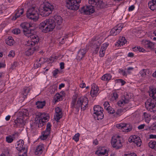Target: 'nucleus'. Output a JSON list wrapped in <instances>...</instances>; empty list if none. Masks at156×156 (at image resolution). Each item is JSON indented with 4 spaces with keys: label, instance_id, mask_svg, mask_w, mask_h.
Listing matches in <instances>:
<instances>
[{
    "label": "nucleus",
    "instance_id": "f257e3e1",
    "mask_svg": "<svg viewBox=\"0 0 156 156\" xmlns=\"http://www.w3.org/2000/svg\"><path fill=\"white\" fill-rule=\"evenodd\" d=\"M54 8V6L50 3L44 5L41 11L36 7H32L27 11V16L29 19L36 21L39 18V11H40V14L42 16H46L52 13Z\"/></svg>",
    "mask_w": 156,
    "mask_h": 156
},
{
    "label": "nucleus",
    "instance_id": "f03ea898",
    "mask_svg": "<svg viewBox=\"0 0 156 156\" xmlns=\"http://www.w3.org/2000/svg\"><path fill=\"white\" fill-rule=\"evenodd\" d=\"M20 26L23 30L24 35L27 37H30L31 39V45H34L39 42V37L36 34V31L35 29L32 28V24L29 23L23 22L20 24Z\"/></svg>",
    "mask_w": 156,
    "mask_h": 156
},
{
    "label": "nucleus",
    "instance_id": "7ed1b4c3",
    "mask_svg": "<svg viewBox=\"0 0 156 156\" xmlns=\"http://www.w3.org/2000/svg\"><path fill=\"white\" fill-rule=\"evenodd\" d=\"M88 103V100L86 97H81L77 100V98L74 96L73 97L71 107L73 110L74 108L76 109V112H77L80 107L82 110H84L87 107Z\"/></svg>",
    "mask_w": 156,
    "mask_h": 156
},
{
    "label": "nucleus",
    "instance_id": "20e7f679",
    "mask_svg": "<svg viewBox=\"0 0 156 156\" xmlns=\"http://www.w3.org/2000/svg\"><path fill=\"white\" fill-rule=\"evenodd\" d=\"M150 96L152 98H150L148 99L145 103L146 107L148 105L150 108H153L155 107L156 101V89L153 88L151 89L149 93Z\"/></svg>",
    "mask_w": 156,
    "mask_h": 156
},
{
    "label": "nucleus",
    "instance_id": "39448f33",
    "mask_svg": "<svg viewBox=\"0 0 156 156\" xmlns=\"http://www.w3.org/2000/svg\"><path fill=\"white\" fill-rule=\"evenodd\" d=\"M81 0H67L66 6L67 8L73 10H76L79 9V3Z\"/></svg>",
    "mask_w": 156,
    "mask_h": 156
},
{
    "label": "nucleus",
    "instance_id": "423d86ee",
    "mask_svg": "<svg viewBox=\"0 0 156 156\" xmlns=\"http://www.w3.org/2000/svg\"><path fill=\"white\" fill-rule=\"evenodd\" d=\"M94 6L92 5L83 6L80 10V12L86 15H90L94 12Z\"/></svg>",
    "mask_w": 156,
    "mask_h": 156
},
{
    "label": "nucleus",
    "instance_id": "0eeeda50",
    "mask_svg": "<svg viewBox=\"0 0 156 156\" xmlns=\"http://www.w3.org/2000/svg\"><path fill=\"white\" fill-rule=\"evenodd\" d=\"M89 3L96 6L97 9H102L104 6L102 0H89Z\"/></svg>",
    "mask_w": 156,
    "mask_h": 156
},
{
    "label": "nucleus",
    "instance_id": "6e6552de",
    "mask_svg": "<svg viewBox=\"0 0 156 156\" xmlns=\"http://www.w3.org/2000/svg\"><path fill=\"white\" fill-rule=\"evenodd\" d=\"M111 143L113 147L115 148L116 149H119L122 146L121 139L117 140L112 138Z\"/></svg>",
    "mask_w": 156,
    "mask_h": 156
},
{
    "label": "nucleus",
    "instance_id": "1a4fd4ad",
    "mask_svg": "<svg viewBox=\"0 0 156 156\" xmlns=\"http://www.w3.org/2000/svg\"><path fill=\"white\" fill-rule=\"evenodd\" d=\"M39 28L44 33L51 31V28L44 22H41L39 26Z\"/></svg>",
    "mask_w": 156,
    "mask_h": 156
},
{
    "label": "nucleus",
    "instance_id": "9d476101",
    "mask_svg": "<svg viewBox=\"0 0 156 156\" xmlns=\"http://www.w3.org/2000/svg\"><path fill=\"white\" fill-rule=\"evenodd\" d=\"M44 22L51 28V30H53L56 26L54 20L52 19H47Z\"/></svg>",
    "mask_w": 156,
    "mask_h": 156
},
{
    "label": "nucleus",
    "instance_id": "9b49d317",
    "mask_svg": "<svg viewBox=\"0 0 156 156\" xmlns=\"http://www.w3.org/2000/svg\"><path fill=\"white\" fill-rule=\"evenodd\" d=\"M87 52L86 49L85 48L81 49L78 51L77 58L78 59H81L85 55Z\"/></svg>",
    "mask_w": 156,
    "mask_h": 156
},
{
    "label": "nucleus",
    "instance_id": "f8f14e48",
    "mask_svg": "<svg viewBox=\"0 0 156 156\" xmlns=\"http://www.w3.org/2000/svg\"><path fill=\"white\" fill-rule=\"evenodd\" d=\"M143 43L146 47L151 49H154L155 48V44L149 41H143Z\"/></svg>",
    "mask_w": 156,
    "mask_h": 156
},
{
    "label": "nucleus",
    "instance_id": "ddd939ff",
    "mask_svg": "<svg viewBox=\"0 0 156 156\" xmlns=\"http://www.w3.org/2000/svg\"><path fill=\"white\" fill-rule=\"evenodd\" d=\"M24 142L23 140H20L17 142V145L16 148L19 151H23L24 149H26L25 147H23Z\"/></svg>",
    "mask_w": 156,
    "mask_h": 156
},
{
    "label": "nucleus",
    "instance_id": "4468645a",
    "mask_svg": "<svg viewBox=\"0 0 156 156\" xmlns=\"http://www.w3.org/2000/svg\"><path fill=\"white\" fill-rule=\"evenodd\" d=\"M54 21L55 22L56 26V25H60L62 21V17L59 16H55L54 17Z\"/></svg>",
    "mask_w": 156,
    "mask_h": 156
},
{
    "label": "nucleus",
    "instance_id": "2eb2a0df",
    "mask_svg": "<svg viewBox=\"0 0 156 156\" xmlns=\"http://www.w3.org/2000/svg\"><path fill=\"white\" fill-rule=\"evenodd\" d=\"M38 47H35L28 49L25 52V54L27 56H29L33 54L35 51L38 50Z\"/></svg>",
    "mask_w": 156,
    "mask_h": 156
},
{
    "label": "nucleus",
    "instance_id": "dca6fc26",
    "mask_svg": "<svg viewBox=\"0 0 156 156\" xmlns=\"http://www.w3.org/2000/svg\"><path fill=\"white\" fill-rule=\"evenodd\" d=\"M122 129H124L123 130V131L128 132L131 130L132 127L129 124L124 123V127Z\"/></svg>",
    "mask_w": 156,
    "mask_h": 156
},
{
    "label": "nucleus",
    "instance_id": "f3484780",
    "mask_svg": "<svg viewBox=\"0 0 156 156\" xmlns=\"http://www.w3.org/2000/svg\"><path fill=\"white\" fill-rule=\"evenodd\" d=\"M46 104L45 101H38L36 103L37 107L38 108H42Z\"/></svg>",
    "mask_w": 156,
    "mask_h": 156
},
{
    "label": "nucleus",
    "instance_id": "a211bd4d",
    "mask_svg": "<svg viewBox=\"0 0 156 156\" xmlns=\"http://www.w3.org/2000/svg\"><path fill=\"white\" fill-rule=\"evenodd\" d=\"M5 43L9 46L12 45L14 43V41L12 39V37H9L8 38L5 40Z\"/></svg>",
    "mask_w": 156,
    "mask_h": 156
},
{
    "label": "nucleus",
    "instance_id": "6ab92c4d",
    "mask_svg": "<svg viewBox=\"0 0 156 156\" xmlns=\"http://www.w3.org/2000/svg\"><path fill=\"white\" fill-rule=\"evenodd\" d=\"M103 108L99 105H96L94 106V114H96L97 113H100V112H102Z\"/></svg>",
    "mask_w": 156,
    "mask_h": 156
},
{
    "label": "nucleus",
    "instance_id": "aec40b11",
    "mask_svg": "<svg viewBox=\"0 0 156 156\" xmlns=\"http://www.w3.org/2000/svg\"><path fill=\"white\" fill-rule=\"evenodd\" d=\"M42 135L41 136V140H45L46 139L48 136L50 135V133L44 131L42 132Z\"/></svg>",
    "mask_w": 156,
    "mask_h": 156
},
{
    "label": "nucleus",
    "instance_id": "412c9836",
    "mask_svg": "<svg viewBox=\"0 0 156 156\" xmlns=\"http://www.w3.org/2000/svg\"><path fill=\"white\" fill-rule=\"evenodd\" d=\"M42 153V147L41 146H38L36 149L35 154L36 155H40Z\"/></svg>",
    "mask_w": 156,
    "mask_h": 156
},
{
    "label": "nucleus",
    "instance_id": "4be33fe9",
    "mask_svg": "<svg viewBox=\"0 0 156 156\" xmlns=\"http://www.w3.org/2000/svg\"><path fill=\"white\" fill-rule=\"evenodd\" d=\"M122 98L124 100V104H127L128 103L131 99V97L128 94H126L122 97Z\"/></svg>",
    "mask_w": 156,
    "mask_h": 156
},
{
    "label": "nucleus",
    "instance_id": "5701e85b",
    "mask_svg": "<svg viewBox=\"0 0 156 156\" xmlns=\"http://www.w3.org/2000/svg\"><path fill=\"white\" fill-rule=\"evenodd\" d=\"M156 4V3L153 2H149L148 4V7L151 10L153 11L155 10Z\"/></svg>",
    "mask_w": 156,
    "mask_h": 156
},
{
    "label": "nucleus",
    "instance_id": "b1692460",
    "mask_svg": "<svg viewBox=\"0 0 156 156\" xmlns=\"http://www.w3.org/2000/svg\"><path fill=\"white\" fill-rule=\"evenodd\" d=\"M135 144L138 147H140L141 145L142 141L139 137L138 136L135 140L133 141Z\"/></svg>",
    "mask_w": 156,
    "mask_h": 156
},
{
    "label": "nucleus",
    "instance_id": "393cba45",
    "mask_svg": "<svg viewBox=\"0 0 156 156\" xmlns=\"http://www.w3.org/2000/svg\"><path fill=\"white\" fill-rule=\"evenodd\" d=\"M127 42V41L125 37H122L119 40L118 44L120 45H123Z\"/></svg>",
    "mask_w": 156,
    "mask_h": 156
},
{
    "label": "nucleus",
    "instance_id": "a878e982",
    "mask_svg": "<svg viewBox=\"0 0 156 156\" xmlns=\"http://www.w3.org/2000/svg\"><path fill=\"white\" fill-rule=\"evenodd\" d=\"M148 145L150 147L156 150V142L155 141H150L148 143Z\"/></svg>",
    "mask_w": 156,
    "mask_h": 156
},
{
    "label": "nucleus",
    "instance_id": "bb28decb",
    "mask_svg": "<svg viewBox=\"0 0 156 156\" xmlns=\"http://www.w3.org/2000/svg\"><path fill=\"white\" fill-rule=\"evenodd\" d=\"M93 88L92 87V89L90 92V94L92 97L95 96L98 93L99 89L97 87H95V90H93Z\"/></svg>",
    "mask_w": 156,
    "mask_h": 156
},
{
    "label": "nucleus",
    "instance_id": "cd10ccee",
    "mask_svg": "<svg viewBox=\"0 0 156 156\" xmlns=\"http://www.w3.org/2000/svg\"><path fill=\"white\" fill-rule=\"evenodd\" d=\"M100 113H97L95 114L96 117L95 118L97 117V119L99 120V119H102L104 117V115L102 112H100Z\"/></svg>",
    "mask_w": 156,
    "mask_h": 156
},
{
    "label": "nucleus",
    "instance_id": "c85d7f7f",
    "mask_svg": "<svg viewBox=\"0 0 156 156\" xmlns=\"http://www.w3.org/2000/svg\"><path fill=\"white\" fill-rule=\"evenodd\" d=\"M23 151H19L18 153L19 156H27V149H24Z\"/></svg>",
    "mask_w": 156,
    "mask_h": 156
},
{
    "label": "nucleus",
    "instance_id": "c756f323",
    "mask_svg": "<svg viewBox=\"0 0 156 156\" xmlns=\"http://www.w3.org/2000/svg\"><path fill=\"white\" fill-rule=\"evenodd\" d=\"M123 27V24L122 23H120L117 25L115 27V28L116 29V30H118L117 32L118 33H120Z\"/></svg>",
    "mask_w": 156,
    "mask_h": 156
},
{
    "label": "nucleus",
    "instance_id": "7c9ffc66",
    "mask_svg": "<svg viewBox=\"0 0 156 156\" xmlns=\"http://www.w3.org/2000/svg\"><path fill=\"white\" fill-rule=\"evenodd\" d=\"M20 10L18 9L16 11L15 15L12 18V20H15L17 18L19 17L20 16Z\"/></svg>",
    "mask_w": 156,
    "mask_h": 156
},
{
    "label": "nucleus",
    "instance_id": "2f4dec72",
    "mask_svg": "<svg viewBox=\"0 0 156 156\" xmlns=\"http://www.w3.org/2000/svg\"><path fill=\"white\" fill-rule=\"evenodd\" d=\"M116 29L114 27L112 28L110 31V34L112 36H115L117 34H119V33L117 32L118 30H116Z\"/></svg>",
    "mask_w": 156,
    "mask_h": 156
},
{
    "label": "nucleus",
    "instance_id": "473e14b6",
    "mask_svg": "<svg viewBox=\"0 0 156 156\" xmlns=\"http://www.w3.org/2000/svg\"><path fill=\"white\" fill-rule=\"evenodd\" d=\"M62 96L60 95V94H56L55 95V96L54 101L55 103H56V102H58V100L59 101L60 100V98H61Z\"/></svg>",
    "mask_w": 156,
    "mask_h": 156
},
{
    "label": "nucleus",
    "instance_id": "72a5a7b5",
    "mask_svg": "<svg viewBox=\"0 0 156 156\" xmlns=\"http://www.w3.org/2000/svg\"><path fill=\"white\" fill-rule=\"evenodd\" d=\"M106 110L108 111V112L110 114H113L115 112V111L114 109L110 106H108L106 108Z\"/></svg>",
    "mask_w": 156,
    "mask_h": 156
},
{
    "label": "nucleus",
    "instance_id": "f704fd0d",
    "mask_svg": "<svg viewBox=\"0 0 156 156\" xmlns=\"http://www.w3.org/2000/svg\"><path fill=\"white\" fill-rule=\"evenodd\" d=\"M51 127V124L49 122H48L47 124L46 129L45 130V131L50 133Z\"/></svg>",
    "mask_w": 156,
    "mask_h": 156
},
{
    "label": "nucleus",
    "instance_id": "c9c22d12",
    "mask_svg": "<svg viewBox=\"0 0 156 156\" xmlns=\"http://www.w3.org/2000/svg\"><path fill=\"white\" fill-rule=\"evenodd\" d=\"M6 141L8 143H11L13 140V137L11 136H7L6 138Z\"/></svg>",
    "mask_w": 156,
    "mask_h": 156
},
{
    "label": "nucleus",
    "instance_id": "e433bc0d",
    "mask_svg": "<svg viewBox=\"0 0 156 156\" xmlns=\"http://www.w3.org/2000/svg\"><path fill=\"white\" fill-rule=\"evenodd\" d=\"M45 117H44L42 118V119H39V122H46V120H48L49 119V116L48 115L45 116Z\"/></svg>",
    "mask_w": 156,
    "mask_h": 156
},
{
    "label": "nucleus",
    "instance_id": "4c0bfd02",
    "mask_svg": "<svg viewBox=\"0 0 156 156\" xmlns=\"http://www.w3.org/2000/svg\"><path fill=\"white\" fill-rule=\"evenodd\" d=\"M108 45V44H107V43L103 44L101 46L100 50L105 51Z\"/></svg>",
    "mask_w": 156,
    "mask_h": 156
},
{
    "label": "nucleus",
    "instance_id": "58836bf2",
    "mask_svg": "<svg viewBox=\"0 0 156 156\" xmlns=\"http://www.w3.org/2000/svg\"><path fill=\"white\" fill-rule=\"evenodd\" d=\"M80 136V134L79 133H78L75 134L74 136L73 137V139L75 141L77 142L79 140V137Z\"/></svg>",
    "mask_w": 156,
    "mask_h": 156
},
{
    "label": "nucleus",
    "instance_id": "ea45409f",
    "mask_svg": "<svg viewBox=\"0 0 156 156\" xmlns=\"http://www.w3.org/2000/svg\"><path fill=\"white\" fill-rule=\"evenodd\" d=\"M39 119H42V118H44V117H45V116H47L48 115V114H47L46 113H40L39 114Z\"/></svg>",
    "mask_w": 156,
    "mask_h": 156
},
{
    "label": "nucleus",
    "instance_id": "a19ab883",
    "mask_svg": "<svg viewBox=\"0 0 156 156\" xmlns=\"http://www.w3.org/2000/svg\"><path fill=\"white\" fill-rule=\"evenodd\" d=\"M147 71H148L145 69H143L140 71V73L141 76L144 77L147 74L146 73Z\"/></svg>",
    "mask_w": 156,
    "mask_h": 156
},
{
    "label": "nucleus",
    "instance_id": "79ce46f5",
    "mask_svg": "<svg viewBox=\"0 0 156 156\" xmlns=\"http://www.w3.org/2000/svg\"><path fill=\"white\" fill-rule=\"evenodd\" d=\"M62 113H56V117L55 118V120L57 122H58V120L62 118Z\"/></svg>",
    "mask_w": 156,
    "mask_h": 156
},
{
    "label": "nucleus",
    "instance_id": "37998d69",
    "mask_svg": "<svg viewBox=\"0 0 156 156\" xmlns=\"http://www.w3.org/2000/svg\"><path fill=\"white\" fill-rule=\"evenodd\" d=\"M123 112V110L122 109H118L115 113V114L114 115L115 116H119L121 113Z\"/></svg>",
    "mask_w": 156,
    "mask_h": 156
},
{
    "label": "nucleus",
    "instance_id": "c03bdc74",
    "mask_svg": "<svg viewBox=\"0 0 156 156\" xmlns=\"http://www.w3.org/2000/svg\"><path fill=\"white\" fill-rule=\"evenodd\" d=\"M95 154H97L98 155H104L105 154V151H100L99 150H97L96 151Z\"/></svg>",
    "mask_w": 156,
    "mask_h": 156
},
{
    "label": "nucleus",
    "instance_id": "a18cd8bd",
    "mask_svg": "<svg viewBox=\"0 0 156 156\" xmlns=\"http://www.w3.org/2000/svg\"><path fill=\"white\" fill-rule=\"evenodd\" d=\"M124 104V101L122 98L121 100L117 102L118 105L120 107L123 106Z\"/></svg>",
    "mask_w": 156,
    "mask_h": 156
},
{
    "label": "nucleus",
    "instance_id": "49530a36",
    "mask_svg": "<svg viewBox=\"0 0 156 156\" xmlns=\"http://www.w3.org/2000/svg\"><path fill=\"white\" fill-rule=\"evenodd\" d=\"M21 30L19 29L18 28L12 30V32L13 33H14V34H20L21 32Z\"/></svg>",
    "mask_w": 156,
    "mask_h": 156
},
{
    "label": "nucleus",
    "instance_id": "de8ad7c7",
    "mask_svg": "<svg viewBox=\"0 0 156 156\" xmlns=\"http://www.w3.org/2000/svg\"><path fill=\"white\" fill-rule=\"evenodd\" d=\"M124 127V123H122L116 125V127L119 129H122Z\"/></svg>",
    "mask_w": 156,
    "mask_h": 156
},
{
    "label": "nucleus",
    "instance_id": "09e8293b",
    "mask_svg": "<svg viewBox=\"0 0 156 156\" xmlns=\"http://www.w3.org/2000/svg\"><path fill=\"white\" fill-rule=\"evenodd\" d=\"M58 57L55 56H51L50 57L48 58L49 60L53 62L55 61V60L57 59Z\"/></svg>",
    "mask_w": 156,
    "mask_h": 156
},
{
    "label": "nucleus",
    "instance_id": "8fccbe9b",
    "mask_svg": "<svg viewBox=\"0 0 156 156\" xmlns=\"http://www.w3.org/2000/svg\"><path fill=\"white\" fill-rule=\"evenodd\" d=\"M104 75L106 77V81H109L111 79L112 76L111 75L106 74Z\"/></svg>",
    "mask_w": 156,
    "mask_h": 156
},
{
    "label": "nucleus",
    "instance_id": "3c124183",
    "mask_svg": "<svg viewBox=\"0 0 156 156\" xmlns=\"http://www.w3.org/2000/svg\"><path fill=\"white\" fill-rule=\"evenodd\" d=\"M9 151L8 149L5 150L4 152L2 154H4L5 156H9Z\"/></svg>",
    "mask_w": 156,
    "mask_h": 156
},
{
    "label": "nucleus",
    "instance_id": "603ef678",
    "mask_svg": "<svg viewBox=\"0 0 156 156\" xmlns=\"http://www.w3.org/2000/svg\"><path fill=\"white\" fill-rule=\"evenodd\" d=\"M56 113H62V109L59 107H57L55 109Z\"/></svg>",
    "mask_w": 156,
    "mask_h": 156
},
{
    "label": "nucleus",
    "instance_id": "864d4df0",
    "mask_svg": "<svg viewBox=\"0 0 156 156\" xmlns=\"http://www.w3.org/2000/svg\"><path fill=\"white\" fill-rule=\"evenodd\" d=\"M20 116H22L23 117L24 116H27L29 115V114L27 112H22L20 114Z\"/></svg>",
    "mask_w": 156,
    "mask_h": 156
},
{
    "label": "nucleus",
    "instance_id": "5fc2aeb1",
    "mask_svg": "<svg viewBox=\"0 0 156 156\" xmlns=\"http://www.w3.org/2000/svg\"><path fill=\"white\" fill-rule=\"evenodd\" d=\"M58 72L59 70L57 69H56L55 70H54L52 72L53 76L56 77L55 76H56V75L58 73Z\"/></svg>",
    "mask_w": 156,
    "mask_h": 156
},
{
    "label": "nucleus",
    "instance_id": "6e6d98bb",
    "mask_svg": "<svg viewBox=\"0 0 156 156\" xmlns=\"http://www.w3.org/2000/svg\"><path fill=\"white\" fill-rule=\"evenodd\" d=\"M117 81L118 83H121V85L122 86L123 85L126 83V82L124 80L121 79H118Z\"/></svg>",
    "mask_w": 156,
    "mask_h": 156
},
{
    "label": "nucleus",
    "instance_id": "4d7b16f0",
    "mask_svg": "<svg viewBox=\"0 0 156 156\" xmlns=\"http://www.w3.org/2000/svg\"><path fill=\"white\" fill-rule=\"evenodd\" d=\"M15 54L14 51H10V53L8 55V56L9 57H14L15 56Z\"/></svg>",
    "mask_w": 156,
    "mask_h": 156
},
{
    "label": "nucleus",
    "instance_id": "13d9d810",
    "mask_svg": "<svg viewBox=\"0 0 156 156\" xmlns=\"http://www.w3.org/2000/svg\"><path fill=\"white\" fill-rule=\"evenodd\" d=\"M17 65V62H13L11 66L10 67V69H14Z\"/></svg>",
    "mask_w": 156,
    "mask_h": 156
},
{
    "label": "nucleus",
    "instance_id": "bf43d9fd",
    "mask_svg": "<svg viewBox=\"0 0 156 156\" xmlns=\"http://www.w3.org/2000/svg\"><path fill=\"white\" fill-rule=\"evenodd\" d=\"M121 72L122 73V75L123 76H127V74L126 73V71L124 70L123 69H120V72Z\"/></svg>",
    "mask_w": 156,
    "mask_h": 156
},
{
    "label": "nucleus",
    "instance_id": "052dcab7",
    "mask_svg": "<svg viewBox=\"0 0 156 156\" xmlns=\"http://www.w3.org/2000/svg\"><path fill=\"white\" fill-rule=\"evenodd\" d=\"M105 51H104L101 50L100 51V56L101 57H103L104 55V54Z\"/></svg>",
    "mask_w": 156,
    "mask_h": 156
},
{
    "label": "nucleus",
    "instance_id": "680f3d73",
    "mask_svg": "<svg viewBox=\"0 0 156 156\" xmlns=\"http://www.w3.org/2000/svg\"><path fill=\"white\" fill-rule=\"evenodd\" d=\"M99 150L100 151H105V153H106V152L107 151L105 149L104 147H100L99 148Z\"/></svg>",
    "mask_w": 156,
    "mask_h": 156
},
{
    "label": "nucleus",
    "instance_id": "e2e57ef3",
    "mask_svg": "<svg viewBox=\"0 0 156 156\" xmlns=\"http://www.w3.org/2000/svg\"><path fill=\"white\" fill-rule=\"evenodd\" d=\"M118 94L116 93H113L112 97H114L115 100H116L118 98Z\"/></svg>",
    "mask_w": 156,
    "mask_h": 156
},
{
    "label": "nucleus",
    "instance_id": "0e129e2a",
    "mask_svg": "<svg viewBox=\"0 0 156 156\" xmlns=\"http://www.w3.org/2000/svg\"><path fill=\"white\" fill-rule=\"evenodd\" d=\"M145 126V125L144 124H142L139 126L138 128L139 129H141L144 128Z\"/></svg>",
    "mask_w": 156,
    "mask_h": 156
},
{
    "label": "nucleus",
    "instance_id": "69168bd1",
    "mask_svg": "<svg viewBox=\"0 0 156 156\" xmlns=\"http://www.w3.org/2000/svg\"><path fill=\"white\" fill-rule=\"evenodd\" d=\"M44 122H39V123L37 124L38 127H41L43 126L44 125Z\"/></svg>",
    "mask_w": 156,
    "mask_h": 156
},
{
    "label": "nucleus",
    "instance_id": "338daca9",
    "mask_svg": "<svg viewBox=\"0 0 156 156\" xmlns=\"http://www.w3.org/2000/svg\"><path fill=\"white\" fill-rule=\"evenodd\" d=\"M134 6L133 5H132L129 7V11H133L134 9Z\"/></svg>",
    "mask_w": 156,
    "mask_h": 156
},
{
    "label": "nucleus",
    "instance_id": "774afa93",
    "mask_svg": "<svg viewBox=\"0 0 156 156\" xmlns=\"http://www.w3.org/2000/svg\"><path fill=\"white\" fill-rule=\"evenodd\" d=\"M60 68L61 69H63L64 68V63L62 62L60 63Z\"/></svg>",
    "mask_w": 156,
    "mask_h": 156
}]
</instances>
